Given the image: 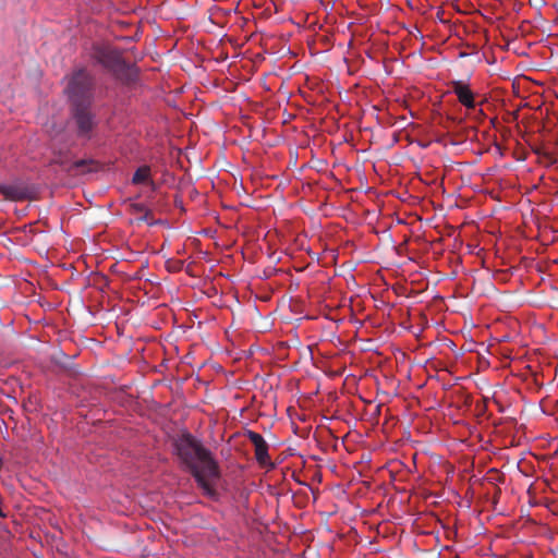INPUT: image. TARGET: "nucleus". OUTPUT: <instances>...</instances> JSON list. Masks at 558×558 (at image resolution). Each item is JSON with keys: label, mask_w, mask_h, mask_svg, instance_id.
<instances>
[{"label": "nucleus", "mask_w": 558, "mask_h": 558, "mask_svg": "<svg viewBox=\"0 0 558 558\" xmlns=\"http://www.w3.org/2000/svg\"><path fill=\"white\" fill-rule=\"evenodd\" d=\"M92 105L72 106V117L75 121L77 135L89 138L96 125L95 114L90 111Z\"/></svg>", "instance_id": "nucleus-6"}, {"label": "nucleus", "mask_w": 558, "mask_h": 558, "mask_svg": "<svg viewBox=\"0 0 558 558\" xmlns=\"http://www.w3.org/2000/svg\"><path fill=\"white\" fill-rule=\"evenodd\" d=\"M136 220L137 222H146L149 226H154L156 223V221L153 220V213L150 209L144 211Z\"/></svg>", "instance_id": "nucleus-10"}, {"label": "nucleus", "mask_w": 558, "mask_h": 558, "mask_svg": "<svg viewBox=\"0 0 558 558\" xmlns=\"http://www.w3.org/2000/svg\"><path fill=\"white\" fill-rule=\"evenodd\" d=\"M246 437L254 446L256 461L263 466L272 465L270 457L268 454V444L266 442L264 437L260 434L253 430H247Z\"/></svg>", "instance_id": "nucleus-7"}, {"label": "nucleus", "mask_w": 558, "mask_h": 558, "mask_svg": "<svg viewBox=\"0 0 558 558\" xmlns=\"http://www.w3.org/2000/svg\"><path fill=\"white\" fill-rule=\"evenodd\" d=\"M174 448L178 457L194 476L204 494L210 498H216L215 486L220 474L218 464L209 450L190 433L180 435L174 440Z\"/></svg>", "instance_id": "nucleus-1"}, {"label": "nucleus", "mask_w": 558, "mask_h": 558, "mask_svg": "<svg viewBox=\"0 0 558 558\" xmlns=\"http://www.w3.org/2000/svg\"><path fill=\"white\" fill-rule=\"evenodd\" d=\"M451 87L461 105L468 109H473L475 107L474 94L470 89L469 85L462 81H452Z\"/></svg>", "instance_id": "nucleus-8"}, {"label": "nucleus", "mask_w": 558, "mask_h": 558, "mask_svg": "<svg viewBox=\"0 0 558 558\" xmlns=\"http://www.w3.org/2000/svg\"><path fill=\"white\" fill-rule=\"evenodd\" d=\"M534 153L537 154L539 157L544 158L548 162V165H553L556 162V159L549 153H546L541 148L534 149Z\"/></svg>", "instance_id": "nucleus-11"}, {"label": "nucleus", "mask_w": 558, "mask_h": 558, "mask_svg": "<svg viewBox=\"0 0 558 558\" xmlns=\"http://www.w3.org/2000/svg\"><path fill=\"white\" fill-rule=\"evenodd\" d=\"M557 12H558V3H557Z\"/></svg>", "instance_id": "nucleus-13"}, {"label": "nucleus", "mask_w": 558, "mask_h": 558, "mask_svg": "<svg viewBox=\"0 0 558 558\" xmlns=\"http://www.w3.org/2000/svg\"><path fill=\"white\" fill-rule=\"evenodd\" d=\"M92 57L112 73L117 80L125 84H131L137 80V68L126 63L119 51L109 47L95 46Z\"/></svg>", "instance_id": "nucleus-2"}, {"label": "nucleus", "mask_w": 558, "mask_h": 558, "mask_svg": "<svg viewBox=\"0 0 558 558\" xmlns=\"http://www.w3.org/2000/svg\"><path fill=\"white\" fill-rule=\"evenodd\" d=\"M37 189L34 184H29L22 180L12 183L0 184V195L11 202H22L33 199L37 195Z\"/></svg>", "instance_id": "nucleus-5"}, {"label": "nucleus", "mask_w": 558, "mask_h": 558, "mask_svg": "<svg viewBox=\"0 0 558 558\" xmlns=\"http://www.w3.org/2000/svg\"><path fill=\"white\" fill-rule=\"evenodd\" d=\"M95 78L86 69L80 68L70 76L65 92L72 106L92 105Z\"/></svg>", "instance_id": "nucleus-3"}, {"label": "nucleus", "mask_w": 558, "mask_h": 558, "mask_svg": "<svg viewBox=\"0 0 558 558\" xmlns=\"http://www.w3.org/2000/svg\"><path fill=\"white\" fill-rule=\"evenodd\" d=\"M147 209L148 208L142 203H135L131 205V210L133 214H143Z\"/></svg>", "instance_id": "nucleus-12"}, {"label": "nucleus", "mask_w": 558, "mask_h": 558, "mask_svg": "<svg viewBox=\"0 0 558 558\" xmlns=\"http://www.w3.org/2000/svg\"><path fill=\"white\" fill-rule=\"evenodd\" d=\"M150 169L147 166L140 167L133 174L132 182L134 184H142L148 181Z\"/></svg>", "instance_id": "nucleus-9"}, {"label": "nucleus", "mask_w": 558, "mask_h": 558, "mask_svg": "<svg viewBox=\"0 0 558 558\" xmlns=\"http://www.w3.org/2000/svg\"><path fill=\"white\" fill-rule=\"evenodd\" d=\"M51 163L58 165L71 175H80L97 170V163L93 159L73 160L69 151H54Z\"/></svg>", "instance_id": "nucleus-4"}]
</instances>
